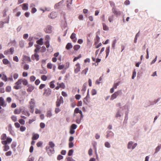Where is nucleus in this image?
Segmentation results:
<instances>
[{"mask_svg":"<svg viewBox=\"0 0 161 161\" xmlns=\"http://www.w3.org/2000/svg\"><path fill=\"white\" fill-rule=\"evenodd\" d=\"M19 77L18 74L17 73H15L13 75V77L14 79L16 80Z\"/></svg>","mask_w":161,"mask_h":161,"instance_id":"58","label":"nucleus"},{"mask_svg":"<svg viewBox=\"0 0 161 161\" xmlns=\"http://www.w3.org/2000/svg\"><path fill=\"white\" fill-rule=\"evenodd\" d=\"M8 130L11 133L13 132L12 129V125L11 124H9L8 125Z\"/></svg>","mask_w":161,"mask_h":161,"instance_id":"39","label":"nucleus"},{"mask_svg":"<svg viewBox=\"0 0 161 161\" xmlns=\"http://www.w3.org/2000/svg\"><path fill=\"white\" fill-rule=\"evenodd\" d=\"M57 85L58 86H59L60 88H62V89H64L65 88V85L63 83H59L58 82L57 83Z\"/></svg>","mask_w":161,"mask_h":161,"instance_id":"35","label":"nucleus"},{"mask_svg":"<svg viewBox=\"0 0 161 161\" xmlns=\"http://www.w3.org/2000/svg\"><path fill=\"white\" fill-rule=\"evenodd\" d=\"M121 93L120 91H117L113 94L111 97L110 100H112L116 98Z\"/></svg>","mask_w":161,"mask_h":161,"instance_id":"6","label":"nucleus"},{"mask_svg":"<svg viewBox=\"0 0 161 161\" xmlns=\"http://www.w3.org/2000/svg\"><path fill=\"white\" fill-rule=\"evenodd\" d=\"M90 96L89 93V90H88L87 91V95L86 97L83 100V102L86 104H87L88 103H89L90 102Z\"/></svg>","mask_w":161,"mask_h":161,"instance_id":"8","label":"nucleus"},{"mask_svg":"<svg viewBox=\"0 0 161 161\" xmlns=\"http://www.w3.org/2000/svg\"><path fill=\"white\" fill-rule=\"evenodd\" d=\"M104 145L107 148H109L110 147V145L109 143L108 142H105V143Z\"/></svg>","mask_w":161,"mask_h":161,"instance_id":"60","label":"nucleus"},{"mask_svg":"<svg viewBox=\"0 0 161 161\" xmlns=\"http://www.w3.org/2000/svg\"><path fill=\"white\" fill-rule=\"evenodd\" d=\"M80 66L79 63H77L75 65L74 72L75 73H77L80 70Z\"/></svg>","mask_w":161,"mask_h":161,"instance_id":"9","label":"nucleus"},{"mask_svg":"<svg viewBox=\"0 0 161 161\" xmlns=\"http://www.w3.org/2000/svg\"><path fill=\"white\" fill-rule=\"evenodd\" d=\"M109 48H110L109 47H107L106 48V58H107L108 57V55L109 54V52H110Z\"/></svg>","mask_w":161,"mask_h":161,"instance_id":"38","label":"nucleus"},{"mask_svg":"<svg viewBox=\"0 0 161 161\" xmlns=\"http://www.w3.org/2000/svg\"><path fill=\"white\" fill-rule=\"evenodd\" d=\"M52 27L50 26H48L44 30L47 33H50L52 31Z\"/></svg>","mask_w":161,"mask_h":161,"instance_id":"15","label":"nucleus"},{"mask_svg":"<svg viewBox=\"0 0 161 161\" xmlns=\"http://www.w3.org/2000/svg\"><path fill=\"white\" fill-rule=\"evenodd\" d=\"M73 0H67V7L69 9L70 8V5L72 4Z\"/></svg>","mask_w":161,"mask_h":161,"instance_id":"22","label":"nucleus"},{"mask_svg":"<svg viewBox=\"0 0 161 161\" xmlns=\"http://www.w3.org/2000/svg\"><path fill=\"white\" fill-rule=\"evenodd\" d=\"M103 29L104 31H108L109 30L108 27L106 25L105 23H103Z\"/></svg>","mask_w":161,"mask_h":161,"instance_id":"34","label":"nucleus"},{"mask_svg":"<svg viewBox=\"0 0 161 161\" xmlns=\"http://www.w3.org/2000/svg\"><path fill=\"white\" fill-rule=\"evenodd\" d=\"M116 43V39H115V40H114V41H113V43L112 44V47L113 48H114L115 47V44Z\"/></svg>","mask_w":161,"mask_h":161,"instance_id":"61","label":"nucleus"},{"mask_svg":"<svg viewBox=\"0 0 161 161\" xmlns=\"http://www.w3.org/2000/svg\"><path fill=\"white\" fill-rule=\"evenodd\" d=\"M48 147L53 148H54V147L55 146L54 143L52 141L49 142L48 143Z\"/></svg>","mask_w":161,"mask_h":161,"instance_id":"30","label":"nucleus"},{"mask_svg":"<svg viewBox=\"0 0 161 161\" xmlns=\"http://www.w3.org/2000/svg\"><path fill=\"white\" fill-rule=\"evenodd\" d=\"M26 129V127L23 125L20 126V130L22 132L25 131Z\"/></svg>","mask_w":161,"mask_h":161,"instance_id":"49","label":"nucleus"},{"mask_svg":"<svg viewBox=\"0 0 161 161\" xmlns=\"http://www.w3.org/2000/svg\"><path fill=\"white\" fill-rule=\"evenodd\" d=\"M3 62L4 64H8L10 63L9 61L6 58H4L3 60Z\"/></svg>","mask_w":161,"mask_h":161,"instance_id":"36","label":"nucleus"},{"mask_svg":"<svg viewBox=\"0 0 161 161\" xmlns=\"http://www.w3.org/2000/svg\"><path fill=\"white\" fill-rule=\"evenodd\" d=\"M53 67V64L50 63H48L47 65V67L48 69H51Z\"/></svg>","mask_w":161,"mask_h":161,"instance_id":"43","label":"nucleus"},{"mask_svg":"<svg viewBox=\"0 0 161 161\" xmlns=\"http://www.w3.org/2000/svg\"><path fill=\"white\" fill-rule=\"evenodd\" d=\"M0 105L3 107H6L7 105V103L2 97H0Z\"/></svg>","mask_w":161,"mask_h":161,"instance_id":"13","label":"nucleus"},{"mask_svg":"<svg viewBox=\"0 0 161 161\" xmlns=\"http://www.w3.org/2000/svg\"><path fill=\"white\" fill-rule=\"evenodd\" d=\"M22 9L24 10H27L28 9V4L27 3H23L22 5Z\"/></svg>","mask_w":161,"mask_h":161,"instance_id":"21","label":"nucleus"},{"mask_svg":"<svg viewBox=\"0 0 161 161\" xmlns=\"http://www.w3.org/2000/svg\"><path fill=\"white\" fill-rule=\"evenodd\" d=\"M39 135L38 134H34L33 135L32 139L33 140H36L39 138Z\"/></svg>","mask_w":161,"mask_h":161,"instance_id":"28","label":"nucleus"},{"mask_svg":"<svg viewBox=\"0 0 161 161\" xmlns=\"http://www.w3.org/2000/svg\"><path fill=\"white\" fill-rule=\"evenodd\" d=\"M114 133L111 131H109L107 132L106 137L108 138L109 137H112L114 136Z\"/></svg>","mask_w":161,"mask_h":161,"instance_id":"20","label":"nucleus"},{"mask_svg":"<svg viewBox=\"0 0 161 161\" xmlns=\"http://www.w3.org/2000/svg\"><path fill=\"white\" fill-rule=\"evenodd\" d=\"M52 115V113L51 111L49 110L47 111V116L48 117H50Z\"/></svg>","mask_w":161,"mask_h":161,"instance_id":"53","label":"nucleus"},{"mask_svg":"<svg viewBox=\"0 0 161 161\" xmlns=\"http://www.w3.org/2000/svg\"><path fill=\"white\" fill-rule=\"evenodd\" d=\"M45 44L47 48H48L50 46L49 41H46Z\"/></svg>","mask_w":161,"mask_h":161,"instance_id":"47","label":"nucleus"},{"mask_svg":"<svg viewBox=\"0 0 161 161\" xmlns=\"http://www.w3.org/2000/svg\"><path fill=\"white\" fill-rule=\"evenodd\" d=\"M29 66L28 64H25L23 67L24 69L27 70L29 69Z\"/></svg>","mask_w":161,"mask_h":161,"instance_id":"56","label":"nucleus"},{"mask_svg":"<svg viewBox=\"0 0 161 161\" xmlns=\"http://www.w3.org/2000/svg\"><path fill=\"white\" fill-rule=\"evenodd\" d=\"M97 91L95 89H92L91 91V94L92 95H94L97 94Z\"/></svg>","mask_w":161,"mask_h":161,"instance_id":"54","label":"nucleus"},{"mask_svg":"<svg viewBox=\"0 0 161 161\" xmlns=\"http://www.w3.org/2000/svg\"><path fill=\"white\" fill-rule=\"evenodd\" d=\"M86 84L85 83L83 84L81 89L82 91L85 92L86 91Z\"/></svg>","mask_w":161,"mask_h":161,"instance_id":"51","label":"nucleus"},{"mask_svg":"<svg viewBox=\"0 0 161 161\" xmlns=\"http://www.w3.org/2000/svg\"><path fill=\"white\" fill-rule=\"evenodd\" d=\"M12 139L11 138L8 137L5 141H3L1 142L2 144L4 146L3 147V151L6 152L9 149V147L7 144H10L12 141Z\"/></svg>","mask_w":161,"mask_h":161,"instance_id":"1","label":"nucleus"},{"mask_svg":"<svg viewBox=\"0 0 161 161\" xmlns=\"http://www.w3.org/2000/svg\"><path fill=\"white\" fill-rule=\"evenodd\" d=\"M47 77L44 75H43L41 76V79L43 81H46L47 79Z\"/></svg>","mask_w":161,"mask_h":161,"instance_id":"45","label":"nucleus"},{"mask_svg":"<svg viewBox=\"0 0 161 161\" xmlns=\"http://www.w3.org/2000/svg\"><path fill=\"white\" fill-rule=\"evenodd\" d=\"M34 158L31 155H30L27 159V161H34Z\"/></svg>","mask_w":161,"mask_h":161,"instance_id":"44","label":"nucleus"},{"mask_svg":"<svg viewBox=\"0 0 161 161\" xmlns=\"http://www.w3.org/2000/svg\"><path fill=\"white\" fill-rule=\"evenodd\" d=\"M22 83L21 79H19L18 81L15 83V85L14 86V88L16 90L20 89L21 88V85Z\"/></svg>","mask_w":161,"mask_h":161,"instance_id":"3","label":"nucleus"},{"mask_svg":"<svg viewBox=\"0 0 161 161\" xmlns=\"http://www.w3.org/2000/svg\"><path fill=\"white\" fill-rule=\"evenodd\" d=\"M32 39H33L32 37L31 38L30 37L28 39V40L30 41L29 43V47H31L32 46V45L33 44V42L31 41Z\"/></svg>","mask_w":161,"mask_h":161,"instance_id":"32","label":"nucleus"},{"mask_svg":"<svg viewBox=\"0 0 161 161\" xmlns=\"http://www.w3.org/2000/svg\"><path fill=\"white\" fill-rule=\"evenodd\" d=\"M36 79V77L33 76L32 75L30 77V80L31 82H33Z\"/></svg>","mask_w":161,"mask_h":161,"instance_id":"41","label":"nucleus"},{"mask_svg":"<svg viewBox=\"0 0 161 161\" xmlns=\"http://www.w3.org/2000/svg\"><path fill=\"white\" fill-rule=\"evenodd\" d=\"M137 145V144L135 143L133 144V142H130L128 144L127 147L128 149H133Z\"/></svg>","mask_w":161,"mask_h":161,"instance_id":"5","label":"nucleus"},{"mask_svg":"<svg viewBox=\"0 0 161 161\" xmlns=\"http://www.w3.org/2000/svg\"><path fill=\"white\" fill-rule=\"evenodd\" d=\"M21 110L17 109H15L14 111V114H19L21 113Z\"/></svg>","mask_w":161,"mask_h":161,"instance_id":"52","label":"nucleus"},{"mask_svg":"<svg viewBox=\"0 0 161 161\" xmlns=\"http://www.w3.org/2000/svg\"><path fill=\"white\" fill-rule=\"evenodd\" d=\"M112 11L113 13L114 14L117 15H120L121 14V12L120 11H117L115 8H113Z\"/></svg>","mask_w":161,"mask_h":161,"instance_id":"16","label":"nucleus"},{"mask_svg":"<svg viewBox=\"0 0 161 161\" xmlns=\"http://www.w3.org/2000/svg\"><path fill=\"white\" fill-rule=\"evenodd\" d=\"M11 90V87L10 86H8L6 87V91L7 92H10Z\"/></svg>","mask_w":161,"mask_h":161,"instance_id":"46","label":"nucleus"},{"mask_svg":"<svg viewBox=\"0 0 161 161\" xmlns=\"http://www.w3.org/2000/svg\"><path fill=\"white\" fill-rule=\"evenodd\" d=\"M31 59L33 60H36V61H38L39 59V55L37 54V53H35L34 54L32 55Z\"/></svg>","mask_w":161,"mask_h":161,"instance_id":"12","label":"nucleus"},{"mask_svg":"<svg viewBox=\"0 0 161 161\" xmlns=\"http://www.w3.org/2000/svg\"><path fill=\"white\" fill-rule=\"evenodd\" d=\"M81 57V55L80 54H79L78 57H75L74 58L73 60V62H75V61H76V60L79 59Z\"/></svg>","mask_w":161,"mask_h":161,"instance_id":"55","label":"nucleus"},{"mask_svg":"<svg viewBox=\"0 0 161 161\" xmlns=\"http://www.w3.org/2000/svg\"><path fill=\"white\" fill-rule=\"evenodd\" d=\"M35 101L33 98L31 99L29 102V108L30 109V111L33 113L34 111V108L35 107Z\"/></svg>","mask_w":161,"mask_h":161,"instance_id":"2","label":"nucleus"},{"mask_svg":"<svg viewBox=\"0 0 161 161\" xmlns=\"http://www.w3.org/2000/svg\"><path fill=\"white\" fill-rule=\"evenodd\" d=\"M76 34L74 33H73L70 36V38L73 40L74 42H76L77 39L75 37Z\"/></svg>","mask_w":161,"mask_h":161,"instance_id":"19","label":"nucleus"},{"mask_svg":"<svg viewBox=\"0 0 161 161\" xmlns=\"http://www.w3.org/2000/svg\"><path fill=\"white\" fill-rule=\"evenodd\" d=\"M46 149L48 154L49 155H52V154L54 153L55 152L54 148L49 147L48 146H47L46 147Z\"/></svg>","mask_w":161,"mask_h":161,"instance_id":"4","label":"nucleus"},{"mask_svg":"<svg viewBox=\"0 0 161 161\" xmlns=\"http://www.w3.org/2000/svg\"><path fill=\"white\" fill-rule=\"evenodd\" d=\"M36 47L34 50V52L35 53H37L39 52V50L40 48V47L38 45H34Z\"/></svg>","mask_w":161,"mask_h":161,"instance_id":"24","label":"nucleus"},{"mask_svg":"<svg viewBox=\"0 0 161 161\" xmlns=\"http://www.w3.org/2000/svg\"><path fill=\"white\" fill-rule=\"evenodd\" d=\"M114 16L112 15L108 17V20L110 22H113L114 20Z\"/></svg>","mask_w":161,"mask_h":161,"instance_id":"50","label":"nucleus"},{"mask_svg":"<svg viewBox=\"0 0 161 161\" xmlns=\"http://www.w3.org/2000/svg\"><path fill=\"white\" fill-rule=\"evenodd\" d=\"M64 0H63L59 2L58 3L56 4L54 6L55 8L56 9H58L59 8L60 6H61L64 3Z\"/></svg>","mask_w":161,"mask_h":161,"instance_id":"17","label":"nucleus"},{"mask_svg":"<svg viewBox=\"0 0 161 161\" xmlns=\"http://www.w3.org/2000/svg\"><path fill=\"white\" fill-rule=\"evenodd\" d=\"M22 83L24 86H26L28 85V82L27 80L25 79H21Z\"/></svg>","mask_w":161,"mask_h":161,"instance_id":"26","label":"nucleus"},{"mask_svg":"<svg viewBox=\"0 0 161 161\" xmlns=\"http://www.w3.org/2000/svg\"><path fill=\"white\" fill-rule=\"evenodd\" d=\"M83 118L81 117V115L80 116V118H77L76 119V122L78 124H79L80 123L81 120Z\"/></svg>","mask_w":161,"mask_h":161,"instance_id":"59","label":"nucleus"},{"mask_svg":"<svg viewBox=\"0 0 161 161\" xmlns=\"http://www.w3.org/2000/svg\"><path fill=\"white\" fill-rule=\"evenodd\" d=\"M74 112L76 114L79 113L80 114V115H81V117H83V115L82 114V111L81 110H80L78 108H76L75 109Z\"/></svg>","mask_w":161,"mask_h":161,"instance_id":"18","label":"nucleus"},{"mask_svg":"<svg viewBox=\"0 0 161 161\" xmlns=\"http://www.w3.org/2000/svg\"><path fill=\"white\" fill-rule=\"evenodd\" d=\"M77 125L75 124H73L71 126L70 128L72 129L75 130L77 128Z\"/></svg>","mask_w":161,"mask_h":161,"instance_id":"62","label":"nucleus"},{"mask_svg":"<svg viewBox=\"0 0 161 161\" xmlns=\"http://www.w3.org/2000/svg\"><path fill=\"white\" fill-rule=\"evenodd\" d=\"M57 16V13L55 12H53L48 15V17L51 19H53L56 18Z\"/></svg>","mask_w":161,"mask_h":161,"instance_id":"11","label":"nucleus"},{"mask_svg":"<svg viewBox=\"0 0 161 161\" xmlns=\"http://www.w3.org/2000/svg\"><path fill=\"white\" fill-rule=\"evenodd\" d=\"M72 45L70 43H68L66 46V48L67 50H69L72 47Z\"/></svg>","mask_w":161,"mask_h":161,"instance_id":"31","label":"nucleus"},{"mask_svg":"<svg viewBox=\"0 0 161 161\" xmlns=\"http://www.w3.org/2000/svg\"><path fill=\"white\" fill-rule=\"evenodd\" d=\"M27 86L28 88L26 90L28 92H31L34 89V86L31 85H28Z\"/></svg>","mask_w":161,"mask_h":161,"instance_id":"14","label":"nucleus"},{"mask_svg":"<svg viewBox=\"0 0 161 161\" xmlns=\"http://www.w3.org/2000/svg\"><path fill=\"white\" fill-rule=\"evenodd\" d=\"M50 39V38L49 35H47L45 36V41H49Z\"/></svg>","mask_w":161,"mask_h":161,"instance_id":"63","label":"nucleus"},{"mask_svg":"<svg viewBox=\"0 0 161 161\" xmlns=\"http://www.w3.org/2000/svg\"><path fill=\"white\" fill-rule=\"evenodd\" d=\"M8 137H7L6 135L5 134H3L1 135L0 138L1 140H3V141H5V140L6 139L7 140V138Z\"/></svg>","mask_w":161,"mask_h":161,"instance_id":"29","label":"nucleus"},{"mask_svg":"<svg viewBox=\"0 0 161 161\" xmlns=\"http://www.w3.org/2000/svg\"><path fill=\"white\" fill-rule=\"evenodd\" d=\"M19 123L21 125H24L25 124V121L23 119H20L18 120Z\"/></svg>","mask_w":161,"mask_h":161,"instance_id":"40","label":"nucleus"},{"mask_svg":"<svg viewBox=\"0 0 161 161\" xmlns=\"http://www.w3.org/2000/svg\"><path fill=\"white\" fill-rule=\"evenodd\" d=\"M23 61H27L28 62L31 61V59L29 57L27 56H23Z\"/></svg>","mask_w":161,"mask_h":161,"instance_id":"27","label":"nucleus"},{"mask_svg":"<svg viewBox=\"0 0 161 161\" xmlns=\"http://www.w3.org/2000/svg\"><path fill=\"white\" fill-rule=\"evenodd\" d=\"M2 79L3 81L6 82L8 80V78L7 76L4 74H3V76L2 77Z\"/></svg>","mask_w":161,"mask_h":161,"instance_id":"37","label":"nucleus"},{"mask_svg":"<svg viewBox=\"0 0 161 161\" xmlns=\"http://www.w3.org/2000/svg\"><path fill=\"white\" fill-rule=\"evenodd\" d=\"M11 118L12 120L14 122H16L17 120L16 116L13 115L11 117Z\"/></svg>","mask_w":161,"mask_h":161,"instance_id":"57","label":"nucleus"},{"mask_svg":"<svg viewBox=\"0 0 161 161\" xmlns=\"http://www.w3.org/2000/svg\"><path fill=\"white\" fill-rule=\"evenodd\" d=\"M64 68V65L62 64V65H59L58 66V68L59 69L61 70L63 69Z\"/></svg>","mask_w":161,"mask_h":161,"instance_id":"64","label":"nucleus"},{"mask_svg":"<svg viewBox=\"0 0 161 161\" xmlns=\"http://www.w3.org/2000/svg\"><path fill=\"white\" fill-rule=\"evenodd\" d=\"M64 103L63 99L62 97L61 96L58 99L56 102V105L57 107H59L61 104Z\"/></svg>","mask_w":161,"mask_h":161,"instance_id":"7","label":"nucleus"},{"mask_svg":"<svg viewBox=\"0 0 161 161\" xmlns=\"http://www.w3.org/2000/svg\"><path fill=\"white\" fill-rule=\"evenodd\" d=\"M88 70V68H86L85 69L83 70L81 72L82 74L86 75Z\"/></svg>","mask_w":161,"mask_h":161,"instance_id":"48","label":"nucleus"},{"mask_svg":"<svg viewBox=\"0 0 161 161\" xmlns=\"http://www.w3.org/2000/svg\"><path fill=\"white\" fill-rule=\"evenodd\" d=\"M36 43L38 45H42L43 44V39L42 38H40L36 41Z\"/></svg>","mask_w":161,"mask_h":161,"instance_id":"23","label":"nucleus"},{"mask_svg":"<svg viewBox=\"0 0 161 161\" xmlns=\"http://www.w3.org/2000/svg\"><path fill=\"white\" fill-rule=\"evenodd\" d=\"M9 17H8L7 19V21H5V22H2L1 21L0 22V28H2L3 27V24L4 23H9Z\"/></svg>","mask_w":161,"mask_h":161,"instance_id":"25","label":"nucleus"},{"mask_svg":"<svg viewBox=\"0 0 161 161\" xmlns=\"http://www.w3.org/2000/svg\"><path fill=\"white\" fill-rule=\"evenodd\" d=\"M54 80H53L50 83L49 86L51 88H53L55 87V85L54 84Z\"/></svg>","mask_w":161,"mask_h":161,"instance_id":"33","label":"nucleus"},{"mask_svg":"<svg viewBox=\"0 0 161 161\" xmlns=\"http://www.w3.org/2000/svg\"><path fill=\"white\" fill-rule=\"evenodd\" d=\"M73 48L75 50L77 51L80 48V46L78 45H76L74 46Z\"/></svg>","mask_w":161,"mask_h":161,"instance_id":"42","label":"nucleus"},{"mask_svg":"<svg viewBox=\"0 0 161 161\" xmlns=\"http://www.w3.org/2000/svg\"><path fill=\"white\" fill-rule=\"evenodd\" d=\"M44 92L43 93V95L47 96H48L51 93V90L49 88H47L44 89Z\"/></svg>","mask_w":161,"mask_h":161,"instance_id":"10","label":"nucleus"}]
</instances>
